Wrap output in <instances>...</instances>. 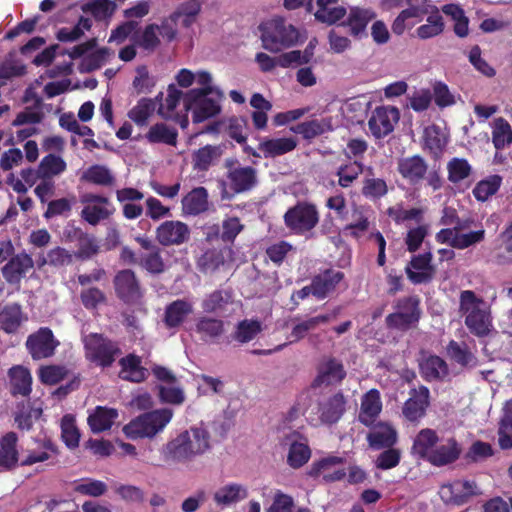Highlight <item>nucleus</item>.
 <instances>
[{"label": "nucleus", "mask_w": 512, "mask_h": 512, "mask_svg": "<svg viewBox=\"0 0 512 512\" xmlns=\"http://www.w3.org/2000/svg\"><path fill=\"white\" fill-rule=\"evenodd\" d=\"M167 92V97L164 103L160 105L158 113L162 117L169 119L172 117V113L178 106L180 100L182 99L184 101L185 93L177 89L173 84L169 85Z\"/></svg>", "instance_id": "e2e57ef3"}, {"label": "nucleus", "mask_w": 512, "mask_h": 512, "mask_svg": "<svg viewBox=\"0 0 512 512\" xmlns=\"http://www.w3.org/2000/svg\"><path fill=\"white\" fill-rule=\"evenodd\" d=\"M18 436L15 432H8L0 439V469L12 470L18 462L17 450Z\"/></svg>", "instance_id": "7c9ffc66"}, {"label": "nucleus", "mask_w": 512, "mask_h": 512, "mask_svg": "<svg viewBox=\"0 0 512 512\" xmlns=\"http://www.w3.org/2000/svg\"><path fill=\"white\" fill-rule=\"evenodd\" d=\"M68 374V370L60 365H46L40 367L38 377L45 385H55L62 381Z\"/></svg>", "instance_id": "0e129e2a"}, {"label": "nucleus", "mask_w": 512, "mask_h": 512, "mask_svg": "<svg viewBox=\"0 0 512 512\" xmlns=\"http://www.w3.org/2000/svg\"><path fill=\"white\" fill-rule=\"evenodd\" d=\"M448 180L452 183H459L468 178L472 167L464 158H452L447 164Z\"/></svg>", "instance_id": "680f3d73"}, {"label": "nucleus", "mask_w": 512, "mask_h": 512, "mask_svg": "<svg viewBox=\"0 0 512 512\" xmlns=\"http://www.w3.org/2000/svg\"><path fill=\"white\" fill-rule=\"evenodd\" d=\"M329 320V315H318L294 325L289 335V343L299 342L305 338L309 331L315 329L320 324L329 322Z\"/></svg>", "instance_id": "864d4df0"}, {"label": "nucleus", "mask_w": 512, "mask_h": 512, "mask_svg": "<svg viewBox=\"0 0 512 512\" xmlns=\"http://www.w3.org/2000/svg\"><path fill=\"white\" fill-rule=\"evenodd\" d=\"M116 296L126 304H136L143 297L140 281L131 269H123L113 279Z\"/></svg>", "instance_id": "ddd939ff"}, {"label": "nucleus", "mask_w": 512, "mask_h": 512, "mask_svg": "<svg viewBox=\"0 0 512 512\" xmlns=\"http://www.w3.org/2000/svg\"><path fill=\"white\" fill-rule=\"evenodd\" d=\"M119 366L121 367L119 377L122 380L141 383L148 377V369L142 366V359L140 356L129 353L125 357L119 360Z\"/></svg>", "instance_id": "5701e85b"}, {"label": "nucleus", "mask_w": 512, "mask_h": 512, "mask_svg": "<svg viewBox=\"0 0 512 512\" xmlns=\"http://www.w3.org/2000/svg\"><path fill=\"white\" fill-rule=\"evenodd\" d=\"M364 171L362 160H354L341 164L336 170L338 185L341 188H349L359 178Z\"/></svg>", "instance_id": "c03bdc74"}, {"label": "nucleus", "mask_w": 512, "mask_h": 512, "mask_svg": "<svg viewBox=\"0 0 512 512\" xmlns=\"http://www.w3.org/2000/svg\"><path fill=\"white\" fill-rule=\"evenodd\" d=\"M367 441L374 449L390 448L397 442V432L391 425L380 423L367 435Z\"/></svg>", "instance_id": "a19ab883"}, {"label": "nucleus", "mask_w": 512, "mask_h": 512, "mask_svg": "<svg viewBox=\"0 0 512 512\" xmlns=\"http://www.w3.org/2000/svg\"><path fill=\"white\" fill-rule=\"evenodd\" d=\"M195 332L205 343H220L225 333V322L219 318L201 316L195 322Z\"/></svg>", "instance_id": "412c9836"}, {"label": "nucleus", "mask_w": 512, "mask_h": 512, "mask_svg": "<svg viewBox=\"0 0 512 512\" xmlns=\"http://www.w3.org/2000/svg\"><path fill=\"white\" fill-rule=\"evenodd\" d=\"M23 319V312L19 303L6 304L0 310V328L7 334L16 333Z\"/></svg>", "instance_id": "4c0bfd02"}, {"label": "nucleus", "mask_w": 512, "mask_h": 512, "mask_svg": "<svg viewBox=\"0 0 512 512\" xmlns=\"http://www.w3.org/2000/svg\"><path fill=\"white\" fill-rule=\"evenodd\" d=\"M347 373L342 362L335 357L324 359L317 367V375L312 382L313 388L322 385H335L341 383Z\"/></svg>", "instance_id": "6ab92c4d"}, {"label": "nucleus", "mask_w": 512, "mask_h": 512, "mask_svg": "<svg viewBox=\"0 0 512 512\" xmlns=\"http://www.w3.org/2000/svg\"><path fill=\"white\" fill-rule=\"evenodd\" d=\"M492 142L496 150H502L512 144V127L503 117L493 121Z\"/></svg>", "instance_id": "a18cd8bd"}, {"label": "nucleus", "mask_w": 512, "mask_h": 512, "mask_svg": "<svg viewBox=\"0 0 512 512\" xmlns=\"http://www.w3.org/2000/svg\"><path fill=\"white\" fill-rule=\"evenodd\" d=\"M311 457V449L307 443L294 441L290 444L287 463L294 469L304 466Z\"/></svg>", "instance_id": "4d7b16f0"}, {"label": "nucleus", "mask_w": 512, "mask_h": 512, "mask_svg": "<svg viewBox=\"0 0 512 512\" xmlns=\"http://www.w3.org/2000/svg\"><path fill=\"white\" fill-rule=\"evenodd\" d=\"M347 400L338 391L319 404L320 420L325 424H334L340 420L346 411Z\"/></svg>", "instance_id": "4be33fe9"}, {"label": "nucleus", "mask_w": 512, "mask_h": 512, "mask_svg": "<svg viewBox=\"0 0 512 512\" xmlns=\"http://www.w3.org/2000/svg\"><path fill=\"white\" fill-rule=\"evenodd\" d=\"M68 238L77 242L78 249L74 253L77 259L88 260L99 252L96 238L84 232L81 228H74L68 233Z\"/></svg>", "instance_id": "a878e982"}, {"label": "nucleus", "mask_w": 512, "mask_h": 512, "mask_svg": "<svg viewBox=\"0 0 512 512\" xmlns=\"http://www.w3.org/2000/svg\"><path fill=\"white\" fill-rule=\"evenodd\" d=\"M34 268L31 255L22 251L14 254L1 268V273L6 283L19 287L26 274Z\"/></svg>", "instance_id": "f3484780"}, {"label": "nucleus", "mask_w": 512, "mask_h": 512, "mask_svg": "<svg viewBox=\"0 0 512 512\" xmlns=\"http://www.w3.org/2000/svg\"><path fill=\"white\" fill-rule=\"evenodd\" d=\"M80 179L99 186H112L115 183V177L111 171L106 166L99 164L88 167Z\"/></svg>", "instance_id": "49530a36"}, {"label": "nucleus", "mask_w": 512, "mask_h": 512, "mask_svg": "<svg viewBox=\"0 0 512 512\" xmlns=\"http://www.w3.org/2000/svg\"><path fill=\"white\" fill-rule=\"evenodd\" d=\"M50 452L53 454H57L58 448L53 444V442L51 440H45L42 443V450L41 451H35V450L28 451V454L22 460L21 465L22 466H31V465L39 463V462L47 461L51 457Z\"/></svg>", "instance_id": "69168bd1"}, {"label": "nucleus", "mask_w": 512, "mask_h": 512, "mask_svg": "<svg viewBox=\"0 0 512 512\" xmlns=\"http://www.w3.org/2000/svg\"><path fill=\"white\" fill-rule=\"evenodd\" d=\"M397 171L401 177L412 186L420 185L426 181L434 191L442 187L439 169L432 168L429 170L428 163L420 155L399 158Z\"/></svg>", "instance_id": "423d86ee"}, {"label": "nucleus", "mask_w": 512, "mask_h": 512, "mask_svg": "<svg viewBox=\"0 0 512 512\" xmlns=\"http://www.w3.org/2000/svg\"><path fill=\"white\" fill-rule=\"evenodd\" d=\"M116 10V4L111 0H92L82 6L84 13H90L96 20L110 18Z\"/></svg>", "instance_id": "6e6d98bb"}, {"label": "nucleus", "mask_w": 512, "mask_h": 512, "mask_svg": "<svg viewBox=\"0 0 512 512\" xmlns=\"http://www.w3.org/2000/svg\"><path fill=\"white\" fill-rule=\"evenodd\" d=\"M59 345V340L55 338L53 331L48 327L39 328L26 340V348L33 360L52 357Z\"/></svg>", "instance_id": "f8f14e48"}, {"label": "nucleus", "mask_w": 512, "mask_h": 512, "mask_svg": "<svg viewBox=\"0 0 512 512\" xmlns=\"http://www.w3.org/2000/svg\"><path fill=\"white\" fill-rule=\"evenodd\" d=\"M220 145H205L192 153V168L197 172H207L222 156Z\"/></svg>", "instance_id": "bb28decb"}, {"label": "nucleus", "mask_w": 512, "mask_h": 512, "mask_svg": "<svg viewBox=\"0 0 512 512\" xmlns=\"http://www.w3.org/2000/svg\"><path fill=\"white\" fill-rule=\"evenodd\" d=\"M10 392L13 396L28 397L32 392V376L30 371L21 365L13 366L8 371Z\"/></svg>", "instance_id": "c756f323"}, {"label": "nucleus", "mask_w": 512, "mask_h": 512, "mask_svg": "<svg viewBox=\"0 0 512 512\" xmlns=\"http://www.w3.org/2000/svg\"><path fill=\"white\" fill-rule=\"evenodd\" d=\"M223 93L218 88H194L184 95V108L192 111L194 123H201L221 112Z\"/></svg>", "instance_id": "39448f33"}, {"label": "nucleus", "mask_w": 512, "mask_h": 512, "mask_svg": "<svg viewBox=\"0 0 512 512\" xmlns=\"http://www.w3.org/2000/svg\"><path fill=\"white\" fill-rule=\"evenodd\" d=\"M85 359L97 367H111L122 354L119 343L101 333H90L83 338Z\"/></svg>", "instance_id": "0eeeda50"}, {"label": "nucleus", "mask_w": 512, "mask_h": 512, "mask_svg": "<svg viewBox=\"0 0 512 512\" xmlns=\"http://www.w3.org/2000/svg\"><path fill=\"white\" fill-rule=\"evenodd\" d=\"M118 410L104 406H97L88 416V425L92 432L101 433L109 430L118 418Z\"/></svg>", "instance_id": "f704fd0d"}, {"label": "nucleus", "mask_w": 512, "mask_h": 512, "mask_svg": "<svg viewBox=\"0 0 512 512\" xmlns=\"http://www.w3.org/2000/svg\"><path fill=\"white\" fill-rule=\"evenodd\" d=\"M284 224L295 235L312 231L319 223V212L314 203L298 201L283 216Z\"/></svg>", "instance_id": "9b49d317"}, {"label": "nucleus", "mask_w": 512, "mask_h": 512, "mask_svg": "<svg viewBox=\"0 0 512 512\" xmlns=\"http://www.w3.org/2000/svg\"><path fill=\"white\" fill-rule=\"evenodd\" d=\"M224 168L226 172L222 181V199L231 200L234 196L248 193L257 187L259 180L256 168L244 166L234 157L225 159Z\"/></svg>", "instance_id": "20e7f679"}, {"label": "nucleus", "mask_w": 512, "mask_h": 512, "mask_svg": "<svg viewBox=\"0 0 512 512\" xmlns=\"http://www.w3.org/2000/svg\"><path fill=\"white\" fill-rule=\"evenodd\" d=\"M459 312L465 316L464 323L472 335L484 338L493 330L490 307L474 291L463 290L460 292Z\"/></svg>", "instance_id": "7ed1b4c3"}, {"label": "nucleus", "mask_w": 512, "mask_h": 512, "mask_svg": "<svg viewBox=\"0 0 512 512\" xmlns=\"http://www.w3.org/2000/svg\"><path fill=\"white\" fill-rule=\"evenodd\" d=\"M155 109V104L151 99L142 98L129 113V118L137 125H144Z\"/></svg>", "instance_id": "338daca9"}, {"label": "nucleus", "mask_w": 512, "mask_h": 512, "mask_svg": "<svg viewBox=\"0 0 512 512\" xmlns=\"http://www.w3.org/2000/svg\"><path fill=\"white\" fill-rule=\"evenodd\" d=\"M248 497L247 488L239 483H229L217 489L213 500L220 507H229Z\"/></svg>", "instance_id": "2f4dec72"}, {"label": "nucleus", "mask_w": 512, "mask_h": 512, "mask_svg": "<svg viewBox=\"0 0 512 512\" xmlns=\"http://www.w3.org/2000/svg\"><path fill=\"white\" fill-rule=\"evenodd\" d=\"M67 168L64 159L55 154H48L42 158L38 166L40 179H52L53 176L63 173Z\"/></svg>", "instance_id": "09e8293b"}, {"label": "nucleus", "mask_w": 512, "mask_h": 512, "mask_svg": "<svg viewBox=\"0 0 512 512\" xmlns=\"http://www.w3.org/2000/svg\"><path fill=\"white\" fill-rule=\"evenodd\" d=\"M193 312V305L185 299H177L165 308L163 322L169 329L178 328L188 315Z\"/></svg>", "instance_id": "c85d7f7f"}, {"label": "nucleus", "mask_w": 512, "mask_h": 512, "mask_svg": "<svg viewBox=\"0 0 512 512\" xmlns=\"http://www.w3.org/2000/svg\"><path fill=\"white\" fill-rule=\"evenodd\" d=\"M449 357L457 364L468 366L475 358L466 345H460L455 340H451L447 346Z\"/></svg>", "instance_id": "774afa93"}, {"label": "nucleus", "mask_w": 512, "mask_h": 512, "mask_svg": "<svg viewBox=\"0 0 512 512\" xmlns=\"http://www.w3.org/2000/svg\"><path fill=\"white\" fill-rule=\"evenodd\" d=\"M173 411L169 408L156 409L132 419L123 427V433L129 439L153 438L171 421Z\"/></svg>", "instance_id": "6e6552de"}, {"label": "nucleus", "mask_w": 512, "mask_h": 512, "mask_svg": "<svg viewBox=\"0 0 512 512\" xmlns=\"http://www.w3.org/2000/svg\"><path fill=\"white\" fill-rule=\"evenodd\" d=\"M498 436L499 446L502 449H512V399L504 405Z\"/></svg>", "instance_id": "de8ad7c7"}, {"label": "nucleus", "mask_w": 512, "mask_h": 512, "mask_svg": "<svg viewBox=\"0 0 512 512\" xmlns=\"http://www.w3.org/2000/svg\"><path fill=\"white\" fill-rule=\"evenodd\" d=\"M502 183L500 175H491L486 179L479 181L474 187L472 193L478 201H486L492 195L496 194Z\"/></svg>", "instance_id": "5fc2aeb1"}, {"label": "nucleus", "mask_w": 512, "mask_h": 512, "mask_svg": "<svg viewBox=\"0 0 512 512\" xmlns=\"http://www.w3.org/2000/svg\"><path fill=\"white\" fill-rule=\"evenodd\" d=\"M375 18L376 13L370 8L352 7L346 25L349 27L351 35L361 37L365 34L368 23Z\"/></svg>", "instance_id": "72a5a7b5"}, {"label": "nucleus", "mask_w": 512, "mask_h": 512, "mask_svg": "<svg viewBox=\"0 0 512 512\" xmlns=\"http://www.w3.org/2000/svg\"><path fill=\"white\" fill-rule=\"evenodd\" d=\"M182 209L188 215H199L208 210V192L205 187L192 189L182 199Z\"/></svg>", "instance_id": "e433bc0d"}, {"label": "nucleus", "mask_w": 512, "mask_h": 512, "mask_svg": "<svg viewBox=\"0 0 512 512\" xmlns=\"http://www.w3.org/2000/svg\"><path fill=\"white\" fill-rule=\"evenodd\" d=\"M400 119V112L394 106L376 107L368 120V127L371 134L377 138H383L393 132L395 125Z\"/></svg>", "instance_id": "4468645a"}, {"label": "nucleus", "mask_w": 512, "mask_h": 512, "mask_svg": "<svg viewBox=\"0 0 512 512\" xmlns=\"http://www.w3.org/2000/svg\"><path fill=\"white\" fill-rule=\"evenodd\" d=\"M338 0H317L318 10L315 12V18L327 24H334L346 15V9L342 6H333Z\"/></svg>", "instance_id": "37998d69"}, {"label": "nucleus", "mask_w": 512, "mask_h": 512, "mask_svg": "<svg viewBox=\"0 0 512 512\" xmlns=\"http://www.w3.org/2000/svg\"><path fill=\"white\" fill-rule=\"evenodd\" d=\"M158 31L159 25L155 23L146 25L140 35L133 37L135 44L145 51H155L160 45Z\"/></svg>", "instance_id": "13d9d810"}, {"label": "nucleus", "mask_w": 512, "mask_h": 512, "mask_svg": "<svg viewBox=\"0 0 512 512\" xmlns=\"http://www.w3.org/2000/svg\"><path fill=\"white\" fill-rule=\"evenodd\" d=\"M177 130L170 128L164 123H157L150 127L146 139L150 143H164L175 146L177 143Z\"/></svg>", "instance_id": "8fccbe9b"}, {"label": "nucleus", "mask_w": 512, "mask_h": 512, "mask_svg": "<svg viewBox=\"0 0 512 512\" xmlns=\"http://www.w3.org/2000/svg\"><path fill=\"white\" fill-rule=\"evenodd\" d=\"M262 330V323L258 319H244L236 324L231 338L239 344H245L255 339Z\"/></svg>", "instance_id": "79ce46f5"}, {"label": "nucleus", "mask_w": 512, "mask_h": 512, "mask_svg": "<svg viewBox=\"0 0 512 512\" xmlns=\"http://www.w3.org/2000/svg\"><path fill=\"white\" fill-rule=\"evenodd\" d=\"M343 279L344 273L332 268L320 272L312 278L314 296L319 300L325 299Z\"/></svg>", "instance_id": "393cba45"}, {"label": "nucleus", "mask_w": 512, "mask_h": 512, "mask_svg": "<svg viewBox=\"0 0 512 512\" xmlns=\"http://www.w3.org/2000/svg\"><path fill=\"white\" fill-rule=\"evenodd\" d=\"M382 411L380 392L377 389H370L361 398V406L358 419L367 426H372Z\"/></svg>", "instance_id": "b1692460"}, {"label": "nucleus", "mask_w": 512, "mask_h": 512, "mask_svg": "<svg viewBox=\"0 0 512 512\" xmlns=\"http://www.w3.org/2000/svg\"><path fill=\"white\" fill-rule=\"evenodd\" d=\"M329 128V125L324 119H313L305 122L298 123L293 126L291 130L301 135L305 140H312L324 134Z\"/></svg>", "instance_id": "603ef678"}, {"label": "nucleus", "mask_w": 512, "mask_h": 512, "mask_svg": "<svg viewBox=\"0 0 512 512\" xmlns=\"http://www.w3.org/2000/svg\"><path fill=\"white\" fill-rule=\"evenodd\" d=\"M135 241L145 253L140 254L139 267L152 275H160L166 271L161 248L147 236H137Z\"/></svg>", "instance_id": "2eb2a0df"}, {"label": "nucleus", "mask_w": 512, "mask_h": 512, "mask_svg": "<svg viewBox=\"0 0 512 512\" xmlns=\"http://www.w3.org/2000/svg\"><path fill=\"white\" fill-rule=\"evenodd\" d=\"M430 251L414 255L405 267L408 280L414 285L428 284L435 275Z\"/></svg>", "instance_id": "dca6fc26"}, {"label": "nucleus", "mask_w": 512, "mask_h": 512, "mask_svg": "<svg viewBox=\"0 0 512 512\" xmlns=\"http://www.w3.org/2000/svg\"><path fill=\"white\" fill-rule=\"evenodd\" d=\"M411 453L435 467H443L460 458L462 447L455 437L440 438L434 429L424 428L416 434Z\"/></svg>", "instance_id": "f257e3e1"}, {"label": "nucleus", "mask_w": 512, "mask_h": 512, "mask_svg": "<svg viewBox=\"0 0 512 512\" xmlns=\"http://www.w3.org/2000/svg\"><path fill=\"white\" fill-rule=\"evenodd\" d=\"M61 437L69 448H75L79 445L80 432L76 426L75 418L71 414H66L61 419Z\"/></svg>", "instance_id": "bf43d9fd"}, {"label": "nucleus", "mask_w": 512, "mask_h": 512, "mask_svg": "<svg viewBox=\"0 0 512 512\" xmlns=\"http://www.w3.org/2000/svg\"><path fill=\"white\" fill-rule=\"evenodd\" d=\"M445 23L439 9L433 6V10L427 15L426 23L418 26L414 31V36L427 40L441 35L444 32Z\"/></svg>", "instance_id": "c9c22d12"}, {"label": "nucleus", "mask_w": 512, "mask_h": 512, "mask_svg": "<svg viewBox=\"0 0 512 512\" xmlns=\"http://www.w3.org/2000/svg\"><path fill=\"white\" fill-rule=\"evenodd\" d=\"M261 40L264 49L277 53L298 43L299 31L284 19H273L260 25Z\"/></svg>", "instance_id": "1a4fd4ad"}, {"label": "nucleus", "mask_w": 512, "mask_h": 512, "mask_svg": "<svg viewBox=\"0 0 512 512\" xmlns=\"http://www.w3.org/2000/svg\"><path fill=\"white\" fill-rule=\"evenodd\" d=\"M297 147V141L292 138L265 139L259 143L258 149L265 158H274L293 151Z\"/></svg>", "instance_id": "58836bf2"}, {"label": "nucleus", "mask_w": 512, "mask_h": 512, "mask_svg": "<svg viewBox=\"0 0 512 512\" xmlns=\"http://www.w3.org/2000/svg\"><path fill=\"white\" fill-rule=\"evenodd\" d=\"M450 493V501L454 504L461 505L473 497L481 494L475 481L455 480L451 484L443 487V492Z\"/></svg>", "instance_id": "473e14b6"}, {"label": "nucleus", "mask_w": 512, "mask_h": 512, "mask_svg": "<svg viewBox=\"0 0 512 512\" xmlns=\"http://www.w3.org/2000/svg\"><path fill=\"white\" fill-rule=\"evenodd\" d=\"M231 302V291L217 289L203 299L201 307L206 313H214L223 310Z\"/></svg>", "instance_id": "3c124183"}, {"label": "nucleus", "mask_w": 512, "mask_h": 512, "mask_svg": "<svg viewBox=\"0 0 512 512\" xmlns=\"http://www.w3.org/2000/svg\"><path fill=\"white\" fill-rule=\"evenodd\" d=\"M424 16H427V11L408 6L394 19L391 26L392 32L395 35L401 36L407 28L413 27L417 22H421Z\"/></svg>", "instance_id": "ea45409f"}, {"label": "nucleus", "mask_w": 512, "mask_h": 512, "mask_svg": "<svg viewBox=\"0 0 512 512\" xmlns=\"http://www.w3.org/2000/svg\"><path fill=\"white\" fill-rule=\"evenodd\" d=\"M109 55V49L106 47L97 49L86 56H84L79 64V71L81 73H90L101 68L106 62Z\"/></svg>", "instance_id": "052dcab7"}, {"label": "nucleus", "mask_w": 512, "mask_h": 512, "mask_svg": "<svg viewBox=\"0 0 512 512\" xmlns=\"http://www.w3.org/2000/svg\"><path fill=\"white\" fill-rule=\"evenodd\" d=\"M430 405V391L428 387L420 385L417 389H411L410 397L402 408L404 417L410 422H416L423 418Z\"/></svg>", "instance_id": "aec40b11"}, {"label": "nucleus", "mask_w": 512, "mask_h": 512, "mask_svg": "<svg viewBox=\"0 0 512 512\" xmlns=\"http://www.w3.org/2000/svg\"><path fill=\"white\" fill-rule=\"evenodd\" d=\"M209 448V432L202 427H192L169 441L163 449V454L166 460L187 463L204 454Z\"/></svg>", "instance_id": "f03ea898"}, {"label": "nucleus", "mask_w": 512, "mask_h": 512, "mask_svg": "<svg viewBox=\"0 0 512 512\" xmlns=\"http://www.w3.org/2000/svg\"><path fill=\"white\" fill-rule=\"evenodd\" d=\"M155 236L162 246L181 245L189 240L190 229L184 222L167 220L156 228Z\"/></svg>", "instance_id": "a211bd4d"}, {"label": "nucleus", "mask_w": 512, "mask_h": 512, "mask_svg": "<svg viewBox=\"0 0 512 512\" xmlns=\"http://www.w3.org/2000/svg\"><path fill=\"white\" fill-rule=\"evenodd\" d=\"M419 372L427 382L441 381L449 374V368L441 357L429 355L419 363Z\"/></svg>", "instance_id": "cd10ccee"}, {"label": "nucleus", "mask_w": 512, "mask_h": 512, "mask_svg": "<svg viewBox=\"0 0 512 512\" xmlns=\"http://www.w3.org/2000/svg\"><path fill=\"white\" fill-rule=\"evenodd\" d=\"M394 308L395 312L385 318L389 329L405 332L417 326L422 315L420 299L417 296L399 298Z\"/></svg>", "instance_id": "9d476101"}]
</instances>
